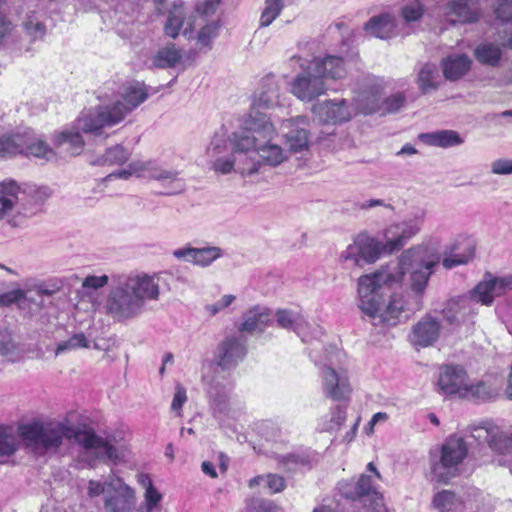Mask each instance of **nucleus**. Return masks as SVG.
<instances>
[{"instance_id":"nucleus-16","label":"nucleus","mask_w":512,"mask_h":512,"mask_svg":"<svg viewBox=\"0 0 512 512\" xmlns=\"http://www.w3.org/2000/svg\"><path fill=\"white\" fill-rule=\"evenodd\" d=\"M281 132L284 143L290 152L302 153L309 149V119L306 116H297L283 120Z\"/></svg>"},{"instance_id":"nucleus-34","label":"nucleus","mask_w":512,"mask_h":512,"mask_svg":"<svg viewBox=\"0 0 512 512\" xmlns=\"http://www.w3.org/2000/svg\"><path fill=\"white\" fill-rule=\"evenodd\" d=\"M419 139L427 145L441 148L458 146L463 143V139L460 135L452 130L423 133L419 135Z\"/></svg>"},{"instance_id":"nucleus-46","label":"nucleus","mask_w":512,"mask_h":512,"mask_svg":"<svg viewBox=\"0 0 512 512\" xmlns=\"http://www.w3.org/2000/svg\"><path fill=\"white\" fill-rule=\"evenodd\" d=\"M24 149V136L16 134L13 136L0 137V156H14L22 154Z\"/></svg>"},{"instance_id":"nucleus-45","label":"nucleus","mask_w":512,"mask_h":512,"mask_svg":"<svg viewBox=\"0 0 512 512\" xmlns=\"http://www.w3.org/2000/svg\"><path fill=\"white\" fill-rule=\"evenodd\" d=\"M18 437L12 427L0 426V456H11L18 449Z\"/></svg>"},{"instance_id":"nucleus-22","label":"nucleus","mask_w":512,"mask_h":512,"mask_svg":"<svg viewBox=\"0 0 512 512\" xmlns=\"http://www.w3.org/2000/svg\"><path fill=\"white\" fill-rule=\"evenodd\" d=\"M512 290V275L504 277H492L488 275L479 282L471 291L470 297L483 305H491L495 298Z\"/></svg>"},{"instance_id":"nucleus-42","label":"nucleus","mask_w":512,"mask_h":512,"mask_svg":"<svg viewBox=\"0 0 512 512\" xmlns=\"http://www.w3.org/2000/svg\"><path fill=\"white\" fill-rule=\"evenodd\" d=\"M276 321L281 328L293 330L297 333L306 324L304 317L300 313L286 309L276 312Z\"/></svg>"},{"instance_id":"nucleus-43","label":"nucleus","mask_w":512,"mask_h":512,"mask_svg":"<svg viewBox=\"0 0 512 512\" xmlns=\"http://www.w3.org/2000/svg\"><path fill=\"white\" fill-rule=\"evenodd\" d=\"M432 505L441 512H452L461 506V501L452 491L442 490L435 494Z\"/></svg>"},{"instance_id":"nucleus-28","label":"nucleus","mask_w":512,"mask_h":512,"mask_svg":"<svg viewBox=\"0 0 512 512\" xmlns=\"http://www.w3.org/2000/svg\"><path fill=\"white\" fill-rule=\"evenodd\" d=\"M396 18L390 13L373 16L364 24V30L371 36L387 40L396 36Z\"/></svg>"},{"instance_id":"nucleus-51","label":"nucleus","mask_w":512,"mask_h":512,"mask_svg":"<svg viewBox=\"0 0 512 512\" xmlns=\"http://www.w3.org/2000/svg\"><path fill=\"white\" fill-rule=\"evenodd\" d=\"M196 259L194 265L206 267L221 257L222 251L218 247H204L196 249Z\"/></svg>"},{"instance_id":"nucleus-48","label":"nucleus","mask_w":512,"mask_h":512,"mask_svg":"<svg viewBox=\"0 0 512 512\" xmlns=\"http://www.w3.org/2000/svg\"><path fill=\"white\" fill-rule=\"evenodd\" d=\"M23 27L27 34L35 40L42 39L46 34V26L35 12L27 16Z\"/></svg>"},{"instance_id":"nucleus-55","label":"nucleus","mask_w":512,"mask_h":512,"mask_svg":"<svg viewBox=\"0 0 512 512\" xmlns=\"http://www.w3.org/2000/svg\"><path fill=\"white\" fill-rule=\"evenodd\" d=\"M219 26L215 22L206 24L198 33L197 43L200 47H209L211 42L218 36Z\"/></svg>"},{"instance_id":"nucleus-14","label":"nucleus","mask_w":512,"mask_h":512,"mask_svg":"<svg viewBox=\"0 0 512 512\" xmlns=\"http://www.w3.org/2000/svg\"><path fill=\"white\" fill-rule=\"evenodd\" d=\"M78 444L85 450V455L94 460L118 463L125 459L127 451L124 446H114L106 439L96 435L92 430H81Z\"/></svg>"},{"instance_id":"nucleus-56","label":"nucleus","mask_w":512,"mask_h":512,"mask_svg":"<svg viewBox=\"0 0 512 512\" xmlns=\"http://www.w3.org/2000/svg\"><path fill=\"white\" fill-rule=\"evenodd\" d=\"M465 298L451 299L443 309L444 318L450 323L454 324L458 321L457 315L461 311Z\"/></svg>"},{"instance_id":"nucleus-53","label":"nucleus","mask_w":512,"mask_h":512,"mask_svg":"<svg viewBox=\"0 0 512 512\" xmlns=\"http://www.w3.org/2000/svg\"><path fill=\"white\" fill-rule=\"evenodd\" d=\"M17 344L12 333L5 327L0 326V357H8L15 354Z\"/></svg>"},{"instance_id":"nucleus-23","label":"nucleus","mask_w":512,"mask_h":512,"mask_svg":"<svg viewBox=\"0 0 512 512\" xmlns=\"http://www.w3.org/2000/svg\"><path fill=\"white\" fill-rule=\"evenodd\" d=\"M312 113L320 123L329 125L347 122L353 115L345 99L319 102L313 106Z\"/></svg>"},{"instance_id":"nucleus-21","label":"nucleus","mask_w":512,"mask_h":512,"mask_svg":"<svg viewBox=\"0 0 512 512\" xmlns=\"http://www.w3.org/2000/svg\"><path fill=\"white\" fill-rule=\"evenodd\" d=\"M231 382L224 376L215 375L207 388L209 405L213 416L222 420L230 412Z\"/></svg>"},{"instance_id":"nucleus-9","label":"nucleus","mask_w":512,"mask_h":512,"mask_svg":"<svg viewBox=\"0 0 512 512\" xmlns=\"http://www.w3.org/2000/svg\"><path fill=\"white\" fill-rule=\"evenodd\" d=\"M87 494L91 498L103 495L104 508L107 512H133L136 504L134 490L115 476H110L103 483L90 480Z\"/></svg>"},{"instance_id":"nucleus-31","label":"nucleus","mask_w":512,"mask_h":512,"mask_svg":"<svg viewBox=\"0 0 512 512\" xmlns=\"http://www.w3.org/2000/svg\"><path fill=\"white\" fill-rule=\"evenodd\" d=\"M246 354L245 343L242 339L230 337L224 340L217 351L218 364L227 368L237 363Z\"/></svg>"},{"instance_id":"nucleus-50","label":"nucleus","mask_w":512,"mask_h":512,"mask_svg":"<svg viewBox=\"0 0 512 512\" xmlns=\"http://www.w3.org/2000/svg\"><path fill=\"white\" fill-rule=\"evenodd\" d=\"M89 341L83 333H77L71 336L66 341H61L57 344L55 354L60 355L62 353L72 351L78 348H88Z\"/></svg>"},{"instance_id":"nucleus-44","label":"nucleus","mask_w":512,"mask_h":512,"mask_svg":"<svg viewBox=\"0 0 512 512\" xmlns=\"http://www.w3.org/2000/svg\"><path fill=\"white\" fill-rule=\"evenodd\" d=\"M285 8L284 0H264V8L259 19L260 27H268Z\"/></svg>"},{"instance_id":"nucleus-49","label":"nucleus","mask_w":512,"mask_h":512,"mask_svg":"<svg viewBox=\"0 0 512 512\" xmlns=\"http://www.w3.org/2000/svg\"><path fill=\"white\" fill-rule=\"evenodd\" d=\"M155 180L163 184H173V188L169 192L170 194L179 193L183 191L185 187L183 180L179 177V173L176 170L166 169L164 167H162L161 172L156 175Z\"/></svg>"},{"instance_id":"nucleus-25","label":"nucleus","mask_w":512,"mask_h":512,"mask_svg":"<svg viewBox=\"0 0 512 512\" xmlns=\"http://www.w3.org/2000/svg\"><path fill=\"white\" fill-rule=\"evenodd\" d=\"M479 15L475 0H452L446 4L444 9L446 20L452 24L476 22Z\"/></svg>"},{"instance_id":"nucleus-17","label":"nucleus","mask_w":512,"mask_h":512,"mask_svg":"<svg viewBox=\"0 0 512 512\" xmlns=\"http://www.w3.org/2000/svg\"><path fill=\"white\" fill-rule=\"evenodd\" d=\"M327 89L325 81L311 69V63L293 79L290 88L291 93L304 102H310L323 95Z\"/></svg>"},{"instance_id":"nucleus-13","label":"nucleus","mask_w":512,"mask_h":512,"mask_svg":"<svg viewBox=\"0 0 512 512\" xmlns=\"http://www.w3.org/2000/svg\"><path fill=\"white\" fill-rule=\"evenodd\" d=\"M220 1L205 0V2L196 6L195 13L189 15L182 3L175 4L169 11L168 19L164 26L165 34L171 38H176L182 32L186 38H192L198 14L209 15L214 13Z\"/></svg>"},{"instance_id":"nucleus-12","label":"nucleus","mask_w":512,"mask_h":512,"mask_svg":"<svg viewBox=\"0 0 512 512\" xmlns=\"http://www.w3.org/2000/svg\"><path fill=\"white\" fill-rule=\"evenodd\" d=\"M32 208L25 202L22 187L15 181L0 183V220L7 219L12 227H20L31 218Z\"/></svg>"},{"instance_id":"nucleus-20","label":"nucleus","mask_w":512,"mask_h":512,"mask_svg":"<svg viewBox=\"0 0 512 512\" xmlns=\"http://www.w3.org/2000/svg\"><path fill=\"white\" fill-rule=\"evenodd\" d=\"M441 330V320L425 314L412 326L409 341L417 349L432 346L440 338Z\"/></svg>"},{"instance_id":"nucleus-36","label":"nucleus","mask_w":512,"mask_h":512,"mask_svg":"<svg viewBox=\"0 0 512 512\" xmlns=\"http://www.w3.org/2000/svg\"><path fill=\"white\" fill-rule=\"evenodd\" d=\"M139 483L145 488L143 507L145 512H154L160 508L162 494L153 486L151 479L144 474L139 475Z\"/></svg>"},{"instance_id":"nucleus-47","label":"nucleus","mask_w":512,"mask_h":512,"mask_svg":"<svg viewBox=\"0 0 512 512\" xmlns=\"http://www.w3.org/2000/svg\"><path fill=\"white\" fill-rule=\"evenodd\" d=\"M130 157V152L122 145H115L108 148L105 154L95 163L100 165H122Z\"/></svg>"},{"instance_id":"nucleus-32","label":"nucleus","mask_w":512,"mask_h":512,"mask_svg":"<svg viewBox=\"0 0 512 512\" xmlns=\"http://www.w3.org/2000/svg\"><path fill=\"white\" fill-rule=\"evenodd\" d=\"M77 119H79V117ZM80 130L84 132L78 127V123L75 122L74 127L64 130L56 136L55 144L71 155H79L85 145L82 135L79 132Z\"/></svg>"},{"instance_id":"nucleus-2","label":"nucleus","mask_w":512,"mask_h":512,"mask_svg":"<svg viewBox=\"0 0 512 512\" xmlns=\"http://www.w3.org/2000/svg\"><path fill=\"white\" fill-rule=\"evenodd\" d=\"M426 213L418 209L401 222H395L383 230L384 241L367 232L357 234L352 243L340 254V260L353 266L375 263L383 254H393L401 250L412 238L420 233Z\"/></svg>"},{"instance_id":"nucleus-59","label":"nucleus","mask_w":512,"mask_h":512,"mask_svg":"<svg viewBox=\"0 0 512 512\" xmlns=\"http://www.w3.org/2000/svg\"><path fill=\"white\" fill-rule=\"evenodd\" d=\"M26 299V292L22 289H15L0 294V307H7Z\"/></svg>"},{"instance_id":"nucleus-61","label":"nucleus","mask_w":512,"mask_h":512,"mask_svg":"<svg viewBox=\"0 0 512 512\" xmlns=\"http://www.w3.org/2000/svg\"><path fill=\"white\" fill-rule=\"evenodd\" d=\"M491 172L496 175L512 174V159L500 158L491 163Z\"/></svg>"},{"instance_id":"nucleus-5","label":"nucleus","mask_w":512,"mask_h":512,"mask_svg":"<svg viewBox=\"0 0 512 512\" xmlns=\"http://www.w3.org/2000/svg\"><path fill=\"white\" fill-rule=\"evenodd\" d=\"M440 262V254L433 246L421 243L404 250L398 257L397 263H389L378 269L398 270L401 274V284L405 274H408V288L416 296H422L428 286L433 269Z\"/></svg>"},{"instance_id":"nucleus-38","label":"nucleus","mask_w":512,"mask_h":512,"mask_svg":"<svg viewBox=\"0 0 512 512\" xmlns=\"http://www.w3.org/2000/svg\"><path fill=\"white\" fill-rule=\"evenodd\" d=\"M22 191L25 194V202L32 208L31 217L38 212L40 205L52 194V190L47 186H26L22 187Z\"/></svg>"},{"instance_id":"nucleus-39","label":"nucleus","mask_w":512,"mask_h":512,"mask_svg":"<svg viewBox=\"0 0 512 512\" xmlns=\"http://www.w3.org/2000/svg\"><path fill=\"white\" fill-rule=\"evenodd\" d=\"M476 59L485 65L496 66L501 60V48L491 42H483L475 49Z\"/></svg>"},{"instance_id":"nucleus-24","label":"nucleus","mask_w":512,"mask_h":512,"mask_svg":"<svg viewBox=\"0 0 512 512\" xmlns=\"http://www.w3.org/2000/svg\"><path fill=\"white\" fill-rule=\"evenodd\" d=\"M322 385L325 395L332 400H345L352 391L346 370L327 366L322 372Z\"/></svg>"},{"instance_id":"nucleus-33","label":"nucleus","mask_w":512,"mask_h":512,"mask_svg":"<svg viewBox=\"0 0 512 512\" xmlns=\"http://www.w3.org/2000/svg\"><path fill=\"white\" fill-rule=\"evenodd\" d=\"M441 65L444 77L455 81L470 70L471 59L465 54H454L443 59Z\"/></svg>"},{"instance_id":"nucleus-54","label":"nucleus","mask_w":512,"mask_h":512,"mask_svg":"<svg viewBox=\"0 0 512 512\" xmlns=\"http://www.w3.org/2000/svg\"><path fill=\"white\" fill-rule=\"evenodd\" d=\"M497 446L501 449V456H503L500 463L507 466L512 474V426L505 432L502 442Z\"/></svg>"},{"instance_id":"nucleus-18","label":"nucleus","mask_w":512,"mask_h":512,"mask_svg":"<svg viewBox=\"0 0 512 512\" xmlns=\"http://www.w3.org/2000/svg\"><path fill=\"white\" fill-rule=\"evenodd\" d=\"M380 91L371 90L365 91L356 99V109L364 114H369L377 111L384 113L397 112L402 108L406 102V97L403 93H395L390 97L380 102Z\"/></svg>"},{"instance_id":"nucleus-4","label":"nucleus","mask_w":512,"mask_h":512,"mask_svg":"<svg viewBox=\"0 0 512 512\" xmlns=\"http://www.w3.org/2000/svg\"><path fill=\"white\" fill-rule=\"evenodd\" d=\"M148 98V89L140 82L129 83L124 86L118 99L106 105H100L94 110L81 113L77 121L84 133L95 136L102 135L105 128L121 123L127 115L145 102Z\"/></svg>"},{"instance_id":"nucleus-52","label":"nucleus","mask_w":512,"mask_h":512,"mask_svg":"<svg viewBox=\"0 0 512 512\" xmlns=\"http://www.w3.org/2000/svg\"><path fill=\"white\" fill-rule=\"evenodd\" d=\"M424 5L420 0H411L401 9V16L407 22L419 20L424 14Z\"/></svg>"},{"instance_id":"nucleus-40","label":"nucleus","mask_w":512,"mask_h":512,"mask_svg":"<svg viewBox=\"0 0 512 512\" xmlns=\"http://www.w3.org/2000/svg\"><path fill=\"white\" fill-rule=\"evenodd\" d=\"M346 419V412L341 407H336L331 412L318 419L317 429L320 432L338 431Z\"/></svg>"},{"instance_id":"nucleus-63","label":"nucleus","mask_w":512,"mask_h":512,"mask_svg":"<svg viewBox=\"0 0 512 512\" xmlns=\"http://www.w3.org/2000/svg\"><path fill=\"white\" fill-rule=\"evenodd\" d=\"M285 488V480L279 475H266V489L270 493L281 492Z\"/></svg>"},{"instance_id":"nucleus-3","label":"nucleus","mask_w":512,"mask_h":512,"mask_svg":"<svg viewBox=\"0 0 512 512\" xmlns=\"http://www.w3.org/2000/svg\"><path fill=\"white\" fill-rule=\"evenodd\" d=\"M159 295V278L156 275L130 274L119 279L110 290L104 308L114 320L125 321L140 315L146 302L157 301Z\"/></svg>"},{"instance_id":"nucleus-26","label":"nucleus","mask_w":512,"mask_h":512,"mask_svg":"<svg viewBox=\"0 0 512 512\" xmlns=\"http://www.w3.org/2000/svg\"><path fill=\"white\" fill-rule=\"evenodd\" d=\"M503 387V378L488 375L476 383H469L465 399L488 401L497 398Z\"/></svg>"},{"instance_id":"nucleus-27","label":"nucleus","mask_w":512,"mask_h":512,"mask_svg":"<svg viewBox=\"0 0 512 512\" xmlns=\"http://www.w3.org/2000/svg\"><path fill=\"white\" fill-rule=\"evenodd\" d=\"M471 436L478 442H487L489 447L501 455L498 444L502 442L505 432L492 421L484 420L470 427Z\"/></svg>"},{"instance_id":"nucleus-7","label":"nucleus","mask_w":512,"mask_h":512,"mask_svg":"<svg viewBox=\"0 0 512 512\" xmlns=\"http://www.w3.org/2000/svg\"><path fill=\"white\" fill-rule=\"evenodd\" d=\"M220 139L212 141L208 147V154L215 158L212 169L220 174L238 173L242 176L255 174V152L252 149L254 141L244 135L242 129L233 132L229 136L231 153L227 156L220 155L222 150Z\"/></svg>"},{"instance_id":"nucleus-62","label":"nucleus","mask_w":512,"mask_h":512,"mask_svg":"<svg viewBox=\"0 0 512 512\" xmlns=\"http://www.w3.org/2000/svg\"><path fill=\"white\" fill-rule=\"evenodd\" d=\"M109 277L107 275H101V276H87L83 282L82 287L84 289H93L97 290L100 289L108 284Z\"/></svg>"},{"instance_id":"nucleus-60","label":"nucleus","mask_w":512,"mask_h":512,"mask_svg":"<svg viewBox=\"0 0 512 512\" xmlns=\"http://www.w3.org/2000/svg\"><path fill=\"white\" fill-rule=\"evenodd\" d=\"M16 26L9 19V17L0 12V45L10 38Z\"/></svg>"},{"instance_id":"nucleus-30","label":"nucleus","mask_w":512,"mask_h":512,"mask_svg":"<svg viewBox=\"0 0 512 512\" xmlns=\"http://www.w3.org/2000/svg\"><path fill=\"white\" fill-rule=\"evenodd\" d=\"M310 63L311 69L318 73L324 81L325 79H342L346 75L344 61L340 57L327 56L323 59L315 58Z\"/></svg>"},{"instance_id":"nucleus-35","label":"nucleus","mask_w":512,"mask_h":512,"mask_svg":"<svg viewBox=\"0 0 512 512\" xmlns=\"http://www.w3.org/2000/svg\"><path fill=\"white\" fill-rule=\"evenodd\" d=\"M438 68L434 64H424L418 72L417 84L422 93L426 94L438 88Z\"/></svg>"},{"instance_id":"nucleus-57","label":"nucleus","mask_w":512,"mask_h":512,"mask_svg":"<svg viewBox=\"0 0 512 512\" xmlns=\"http://www.w3.org/2000/svg\"><path fill=\"white\" fill-rule=\"evenodd\" d=\"M162 166H160L154 160H138V166H136V171L140 172V177H148L151 179H156V175L161 172Z\"/></svg>"},{"instance_id":"nucleus-64","label":"nucleus","mask_w":512,"mask_h":512,"mask_svg":"<svg viewBox=\"0 0 512 512\" xmlns=\"http://www.w3.org/2000/svg\"><path fill=\"white\" fill-rule=\"evenodd\" d=\"M252 509L254 512H277V506L269 500H254L252 502Z\"/></svg>"},{"instance_id":"nucleus-8","label":"nucleus","mask_w":512,"mask_h":512,"mask_svg":"<svg viewBox=\"0 0 512 512\" xmlns=\"http://www.w3.org/2000/svg\"><path fill=\"white\" fill-rule=\"evenodd\" d=\"M279 102V86L273 76L265 77L253 96L249 112L243 117L241 127L252 130L267 138L276 134V127L270 116L260 109H269Z\"/></svg>"},{"instance_id":"nucleus-19","label":"nucleus","mask_w":512,"mask_h":512,"mask_svg":"<svg viewBox=\"0 0 512 512\" xmlns=\"http://www.w3.org/2000/svg\"><path fill=\"white\" fill-rule=\"evenodd\" d=\"M469 379L465 369L459 365H445L441 367L438 377V389L446 396L456 395L465 399L469 386Z\"/></svg>"},{"instance_id":"nucleus-41","label":"nucleus","mask_w":512,"mask_h":512,"mask_svg":"<svg viewBox=\"0 0 512 512\" xmlns=\"http://www.w3.org/2000/svg\"><path fill=\"white\" fill-rule=\"evenodd\" d=\"M24 149L22 154L32 155L38 158L50 159L53 157L52 149L43 140L30 134H24Z\"/></svg>"},{"instance_id":"nucleus-37","label":"nucleus","mask_w":512,"mask_h":512,"mask_svg":"<svg viewBox=\"0 0 512 512\" xmlns=\"http://www.w3.org/2000/svg\"><path fill=\"white\" fill-rule=\"evenodd\" d=\"M181 58V50L176 48L174 44H171L157 51L153 57V65L163 69L172 68L180 62Z\"/></svg>"},{"instance_id":"nucleus-1","label":"nucleus","mask_w":512,"mask_h":512,"mask_svg":"<svg viewBox=\"0 0 512 512\" xmlns=\"http://www.w3.org/2000/svg\"><path fill=\"white\" fill-rule=\"evenodd\" d=\"M397 287H401V274L395 269H377L359 277V308L374 325L393 327L400 323L407 304L403 293L393 291L387 297H384V292L380 293L382 289Z\"/></svg>"},{"instance_id":"nucleus-10","label":"nucleus","mask_w":512,"mask_h":512,"mask_svg":"<svg viewBox=\"0 0 512 512\" xmlns=\"http://www.w3.org/2000/svg\"><path fill=\"white\" fill-rule=\"evenodd\" d=\"M468 446L463 437L451 435L441 446L439 456H431V475L439 483H447L459 472L466 458Z\"/></svg>"},{"instance_id":"nucleus-6","label":"nucleus","mask_w":512,"mask_h":512,"mask_svg":"<svg viewBox=\"0 0 512 512\" xmlns=\"http://www.w3.org/2000/svg\"><path fill=\"white\" fill-rule=\"evenodd\" d=\"M81 430L65 418L46 422L34 421L21 425L19 435L35 453L54 454L65 440H74L78 443Z\"/></svg>"},{"instance_id":"nucleus-29","label":"nucleus","mask_w":512,"mask_h":512,"mask_svg":"<svg viewBox=\"0 0 512 512\" xmlns=\"http://www.w3.org/2000/svg\"><path fill=\"white\" fill-rule=\"evenodd\" d=\"M271 321L270 311L257 305L243 314L242 323L238 329L250 334L261 333L270 325Z\"/></svg>"},{"instance_id":"nucleus-11","label":"nucleus","mask_w":512,"mask_h":512,"mask_svg":"<svg viewBox=\"0 0 512 512\" xmlns=\"http://www.w3.org/2000/svg\"><path fill=\"white\" fill-rule=\"evenodd\" d=\"M367 471L373 476L361 474L355 482L341 483L339 490L348 499L361 500L367 512H385L383 497L374 487L373 480V477L381 480L382 476L372 462L368 463Z\"/></svg>"},{"instance_id":"nucleus-58","label":"nucleus","mask_w":512,"mask_h":512,"mask_svg":"<svg viewBox=\"0 0 512 512\" xmlns=\"http://www.w3.org/2000/svg\"><path fill=\"white\" fill-rule=\"evenodd\" d=\"M234 300H235L234 295H231V294L224 295L217 302L212 303V304H207L205 306V311L210 316H214V315L218 314L220 311L229 307Z\"/></svg>"},{"instance_id":"nucleus-15","label":"nucleus","mask_w":512,"mask_h":512,"mask_svg":"<svg viewBox=\"0 0 512 512\" xmlns=\"http://www.w3.org/2000/svg\"><path fill=\"white\" fill-rule=\"evenodd\" d=\"M241 129L246 137L254 141V147L252 149L255 152V173L259 171L262 163L269 166H278L287 159V154L284 149L280 145L272 142V140L278 135L277 131L275 135L264 138L257 135V133L252 130L245 129L243 127H241Z\"/></svg>"}]
</instances>
